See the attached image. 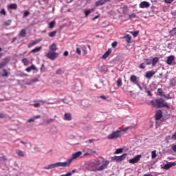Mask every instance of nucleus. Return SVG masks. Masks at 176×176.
I'll list each match as a JSON object with an SVG mask.
<instances>
[{
	"label": "nucleus",
	"mask_w": 176,
	"mask_h": 176,
	"mask_svg": "<svg viewBox=\"0 0 176 176\" xmlns=\"http://www.w3.org/2000/svg\"><path fill=\"white\" fill-rule=\"evenodd\" d=\"M102 163L103 164L98 167V166L101 164V161L98 160H95L94 162H90L88 164V168L91 171H102V170H105V168L108 167V164H109V160L102 161Z\"/></svg>",
	"instance_id": "obj_1"
},
{
	"label": "nucleus",
	"mask_w": 176,
	"mask_h": 176,
	"mask_svg": "<svg viewBox=\"0 0 176 176\" xmlns=\"http://www.w3.org/2000/svg\"><path fill=\"white\" fill-rule=\"evenodd\" d=\"M151 104L155 108H170L168 103L165 102L163 98L153 100L151 101Z\"/></svg>",
	"instance_id": "obj_2"
},
{
	"label": "nucleus",
	"mask_w": 176,
	"mask_h": 176,
	"mask_svg": "<svg viewBox=\"0 0 176 176\" xmlns=\"http://www.w3.org/2000/svg\"><path fill=\"white\" fill-rule=\"evenodd\" d=\"M129 128H126L122 130H117L116 131L112 132L111 134L107 136L108 140H118V138H120L122 137V131H126Z\"/></svg>",
	"instance_id": "obj_3"
},
{
	"label": "nucleus",
	"mask_w": 176,
	"mask_h": 176,
	"mask_svg": "<svg viewBox=\"0 0 176 176\" xmlns=\"http://www.w3.org/2000/svg\"><path fill=\"white\" fill-rule=\"evenodd\" d=\"M57 167H67V164L65 162H56L55 164H50L47 166L44 167L45 170H52V168H56Z\"/></svg>",
	"instance_id": "obj_4"
},
{
	"label": "nucleus",
	"mask_w": 176,
	"mask_h": 176,
	"mask_svg": "<svg viewBox=\"0 0 176 176\" xmlns=\"http://www.w3.org/2000/svg\"><path fill=\"white\" fill-rule=\"evenodd\" d=\"M82 155V151H77L72 154V157L68 159L65 162L66 163V166L68 167L71 163H72L73 160H75L76 159H78V157H80V156Z\"/></svg>",
	"instance_id": "obj_5"
},
{
	"label": "nucleus",
	"mask_w": 176,
	"mask_h": 176,
	"mask_svg": "<svg viewBox=\"0 0 176 176\" xmlns=\"http://www.w3.org/2000/svg\"><path fill=\"white\" fill-rule=\"evenodd\" d=\"M46 58H49V60H56L57 57H58V53L52 52H48L45 54Z\"/></svg>",
	"instance_id": "obj_6"
},
{
	"label": "nucleus",
	"mask_w": 176,
	"mask_h": 176,
	"mask_svg": "<svg viewBox=\"0 0 176 176\" xmlns=\"http://www.w3.org/2000/svg\"><path fill=\"white\" fill-rule=\"evenodd\" d=\"M127 157V153H124L120 156H113L111 157V160L113 162H122V160H124L126 157Z\"/></svg>",
	"instance_id": "obj_7"
},
{
	"label": "nucleus",
	"mask_w": 176,
	"mask_h": 176,
	"mask_svg": "<svg viewBox=\"0 0 176 176\" xmlns=\"http://www.w3.org/2000/svg\"><path fill=\"white\" fill-rule=\"evenodd\" d=\"M140 159L141 155H138L135 156L133 158L129 160V163H131V164H135V163H138V162H140Z\"/></svg>",
	"instance_id": "obj_8"
},
{
	"label": "nucleus",
	"mask_w": 176,
	"mask_h": 176,
	"mask_svg": "<svg viewBox=\"0 0 176 176\" xmlns=\"http://www.w3.org/2000/svg\"><path fill=\"white\" fill-rule=\"evenodd\" d=\"M140 8L141 9H148V8H149V6H151V3H149V2L148 1H142L140 5H139Z\"/></svg>",
	"instance_id": "obj_9"
},
{
	"label": "nucleus",
	"mask_w": 176,
	"mask_h": 176,
	"mask_svg": "<svg viewBox=\"0 0 176 176\" xmlns=\"http://www.w3.org/2000/svg\"><path fill=\"white\" fill-rule=\"evenodd\" d=\"M9 61H10V58H6L3 59L2 62L0 63V69L4 68V67H6Z\"/></svg>",
	"instance_id": "obj_10"
},
{
	"label": "nucleus",
	"mask_w": 176,
	"mask_h": 176,
	"mask_svg": "<svg viewBox=\"0 0 176 176\" xmlns=\"http://www.w3.org/2000/svg\"><path fill=\"white\" fill-rule=\"evenodd\" d=\"M155 74H156V72L153 70L148 71L146 73L145 78H146V79H151Z\"/></svg>",
	"instance_id": "obj_11"
},
{
	"label": "nucleus",
	"mask_w": 176,
	"mask_h": 176,
	"mask_svg": "<svg viewBox=\"0 0 176 176\" xmlns=\"http://www.w3.org/2000/svg\"><path fill=\"white\" fill-rule=\"evenodd\" d=\"M174 60H175V56L173 55H170L167 57L166 63L167 64H168V65H173V61H174Z\"/></svg>",
	"instance_id": "obj_12"
},
{
	"label": "nucleus",
	"mask_w": 176,
	"mask_h": 176,
	"mask_svg": "<svg viewBox=\"0 0 176 176\" xmlns=\"http://www.w3.org/2000/svg\"><path fill=\"white\" fill-rule=\"evenodd\" d=\"M161 118H163V113L162 110H158L155 113V120H160Z\"/></svg>",
	"instance_id": "obj_13"
},
{
	"label": "nucleus",
	"mask_w": 176,
	"mask_h": 176,
	"mask_svg": "<svg viewBox=\"0 0 176 176\" xmlns=\"http://www.w3.org/2000/svg\"><path fill=\"white\" fill-rule=\"evenodd\" d=\"M27 35V30H25V29H22L19 34H18V36H19V38H25Z\"/></svg>",
	"instance_id": "obj_14"
},
{
	"label": "nucleus",
	"mask_w": 176,
	"mask_h": 176,
	"mask_svg": "<svg viewBox=\"0 0 176 176\" xmlns=\"http://www.w3.org/2000/svg\"><path fill=\"white\" fill-rule=\"evenodd\" d=\"M41 39H37L34 41L33 42L30 43L28 44V47L30 49L31 47H32V46H35V45H38V43H39V42H41Z\"/></svg>",
	"instance_id": "obj_15"
},
{
	"label": "nucleus",
	"mask_w": 176,
	"mask_h": 176,
	"mask_svg": "<svg viewBox=\"0 0 176 176\" xmlns=\"http://www.w3.org/2000/svg\"><path fill=\"white\" fill-rule=\"evenodd\" d=\"M111 53H112V50L111 49H109L104 54L102 55V58H103V60H106L107 58L111 55Z\"/></svg>",
	"instance_id": "obj_16"
},
{
	"label": "nucleus",
	"mask_w": 176,
	"mask_h": 176,
	"mask_svg": "<svg viewBox=\"0 0 176 176\" xmlns=\"http://www.w3.org/2000/svg\"><path fill=\"white\" fill-rule=\"evenodd\" d=\"M65 120H72V115L70 113H66L64 116Z\"/></svg>",
	"instance_id": "obj_17"
},
{
	"label": "nucleus",
	"mask_w": 176,
	"mask_h": 176,
	"mask_svg": "<svg viewBox=\"0 0 176 176\" xmlns=\"http://www.w3.org/2000/svg\"><path fill=\"white\" fill-rule=\"evenodd\" d=\"M123 38L125 39L126 43H131V36L130 34H126Z\"/></svg>",
	"instance_id": "obj_18"
},
{
	"label": "nucleus",
	"mask_w": 176,
	"mask_h": 176,
	"mask_svg": "<svg viewBox=\"0 0 176 176\" xmlns=\"http://www.w3.org/2000/svg\"><path fill=\"white\" fill-rule=\"evenodd\" d=\"M50 50H51V52H56V50H58L57 48V45H56V43H52L50 46Z\"/></svg>",
	"instance_id": "obj_19"
},
{
	"label": "nucleus",
	"mask_w": 176,
	"mask_h": 176,
	"mask_svg": "<svg viewBox=\"0 0 176 176\" xmlns=\"http://www.w3.org/2000/svg\"><path fill=\"white\" fill-rule=\"evenodd\" d=\"M131 82L132 83H134V85H138V81L137 80V76H131L130 78Z\"/></svg>",
	"instance_id": "obj_20"
},
{
	"label": "nucleus",
	"mask_w": 176,
	"mask_h": 176,
	"mask_svg": "<svg viewBox=\"0 0 176 176\" xmlns=\"http://www.w3.org/2000/svg\"><path fill=\"white\" fill-rule=\"evenodd\" d=\"M94 10V8L92 9H87L85 10H84V14L85 17H88L89 14H90V13H91V12H93Z\"/></svg>",
	"instance_id": "obj_21"
},
{
	"label": "nucleus",
	"mask_w": 176,
	"mask_h": 176,
	"mask_svg": "<svg viewBox=\"0 0 176 176\" xmlns=\"http://www.w3.org/2000/svg\"><path fill=\"white\" fill-rule=\"evenodd\" d=\"M158 63H159V58L157 57H155L153 58V60H151V64L153 67H155V65H156V64Z\"/></svg>",
	"instance_id": "obj_22"
},
{
	"label": "nucleus",
	"mask_w": 176,
	"mask_h": 176,
	"mask_svg": "<svg viewBox=\"0 0 176 176\" xmlns=\"http://www.w3.org/2000/svg\"><path fill=\"white\" fill-rule=\"evenodd\" d=\"M34 69H36V67H35V65H32L30 67L26 68V71L27 72H31V71H34Z\"/></svg>",
	"instance_id": "obj_23"
},
{
	"label": "nucleus",
	"mask_w": 176,
	"mask_h": 176,
	"mask_svg": "<svg viewBox=\"0 0 176 176\" xmlns=\"http://www.w3.org/2000/svg\"><path fill=\"white\" fill-rule=\"evenodd\" d=\"M157 93L161 97H164V98H166V94H163V90L162 88H159L157 89Z\"/></svg>",
	"instance_id": "obj_24"
},
{
	"label": "nucleus",
	"mask_w": 176,
	"mask_h": 176,
	"mask_svg": "<svg viewBox=\"0 0 176 176\" xmlns=\"http://www.w3.org/2000/svg\"><path fill=\"white\" fill-rule=\"evenodd\" d=\"M176 85V79L175 78H172L170 80V87H174Z\"/></svg>",
	"instance_id": "obj_25"
},
{
	"label": "nucleus",
	"mask_w": 176,
	"mask_h": 176,
	"mask_svg": "<svg viewBox=\"0 0 176 176\" xmlns=\"http://www.w3.org/2000/svg\"><path fill=\"white\" fill-rule=\"evenodd\" d=\"M42 50V47H38L34 49H33L30 53H38V52H41Z\"/></svg>",
	"instance_id": "obj_26"
},
{
	"label": "nucleus",
	"mask_w": 176,
	"mask_h": 176,
	"mask_svg": "<svg viewBox=\"0 0 176 176\" xmlns=\"http://www.w3.org/2000/svg\"><path fill=\"white\" fill-rule=\"evenodd\" d=\"M16 155H18V156H20L21 157H24V152L23 151L16 150Z\"/></svg>",
	"instance_id": "obj_27"
},
{
	"label": "nucleus",
	"mask_w": 176,
	"mask_h": 176,
	"mask_svg": "<svg viewBox=\"0 0 176 176\" xmlns=\"http://www.w3.org/2000/svg\"><path fill=\"white\" fill-rule=\"evenodd\" d=\"M8 8L16 10L17 9V4L16 3L10 4L9 6H8Z\"/></svg>",
	"instance_id": "obj_28"
},
{
	"label": "nucleus",
	"mask_w": 176,
	"mask_h": 176,
	"mask_svg": "<svg viewBox=\"0 0 176 176\" xmlns=\"http://www.w3.org/2000/svg\"><path fill=\"white\" fill-rule=\"evenodd\" d=\"M169 34H170V36H174L175 35H176V28L170 30Z\"/></svg>",
	"instance_id": "obj_29"
},
{
	"label": "nucleus",
	"mask_w": 176,
	"mask_h": 176,
	"mask_svg": "<svg viewBox=\"0 0 176 176\" xmlns=\"http://www.w3.org/2000/svg\"><path fill=\"white\" fill-rule=\"evenodd\" d=\"M162 168H164V170H170V168H171V165L170 164V162L166 164L164 167H162Z\"/></svg>",
	"instance_id": "obj_30"
},
{
	"label": "nucleus",
	"mask_w": 176,
	"mask_h": 176,
	"mask_svg": "<svg viewBox=\"0 0 176 176\" xmlns=\"http://www.w3.org/2000/svg\"><path fill=\"white\" fill-rule=\"evenodd\" d=\"M105 3L104 0H99L96 3V6H100L101 5H104Z\"/></svg>",
	"instance_id": "obj_31"
},
{
	"label": "nucleus",
	"mask_w": 176,
	"mask_h": 176,
	"mask_svg": "<svg viewBox=\"0 0 176 176\" xmlns=\"http://www.w3.org/2000/svg\"><path fill=\"white\" fill-rule=\"evenodd\" d=\"M39 118H41V116H36L34 117V118H31L30 120H28V123H31L32 122H35V119H39Z\"/></svg>",
	"instance_id": "obj_32"
},
{
	"label": "nucleus",
	"mask_w": 176,
	"mask_h": 176,
	"mask_svg": "<svg viewBox=\"0 0 176 176\" xmlns=\"http://www.w3.org/2000/svg\"><path fill=\"white\" fill-rule=\"evenodd\" d=\"M123 85V82H122V78H119L117 80V86L118 87H122V85Z\"/></svg>",
	"instance_id": "obj_33"
},
{
	"label": "nucleus",
	"mask_w": 176,
	"mask_h": 176,
	"mask_svg": "<svg viewBox=\"0 0 176 176\" xmlns=\"http://www.w3.org/2000/svg\"><path fill=\"white\" fill-rule=\"evenodd\" d=\"M57 34V31H52L48 34L50 38H54V36H56V34Z\"/></svg>",
	"instance_id": "obj_34"
},
{
	"label": "nucleus",
	"mask_w": 176,
	"mask_h": 176,
	"mask_svg": "<svg viewBox=\"0 0 176 176\" xmlns=\"http://www.w3.org/2000/svg\"><path fill=\"white\" fill-rule=\"evenodd\" d=\"M3 74H1V76H3V78L5 76H9V72H8V70L4 69H3Z\"/></svg>",
	"instance_id": "obj_35"
},
{
	"label": "nucleus",
	"mask_w": 176,
	"mask_h": 176,
	"mask_svg": "<svg viewBox=\"0 0 176 176\" xmlns=\"http://www.w3.org/2000/svg\"><path fill=\"white\" fill-rule=\"evenodd\" d=\"M146 65H151V64H152V60L149 59V58H146L145 59L144 61Z\"/></svg>",
	"instance_id": "obj_36"
},
{
	"label": "nucleus",
	"mask_w": 176,
	"mask_h": 176,
	"mask_svg": "<svg viewBox=\"0 0 176 176\" xmlns=\"http://www.w3.org/2000/svg\"><path fill=\"white\" fill-rule=\"evenodd\" d=\"M10 24H12V20H10V19L4 22V25L6 27H9V25H10Z\"/></svg>",
	"instance_id": "obj_37"
},
{
	"label": "nucleus",
	"mask_w": 176,
	"mask_h": 176,
	"mask_svg": "<svg viewBox=\"0 0 176 176\" xmlns=\"http://www.w3.org/2000/svg\"><path fill=\"white\" fill-rule=\"evenodd\" d=\"M50 25V28H54V26L56 25V21H52V22L50 23L49 24Z\"/></svg>",
	"instance_id": "obj_38"
},
{
	"label": "nucleus",
	"mask_w": 176,
	"mask_h": 176,
	"mask_svg": "<svg viewBox=\"0 0 176 176\" xmlns=\"http://www.w3.org/2000/svg\"><path fill=\"white\" fill-rule=\"evenodd\" d=\"M22 63L24 64V65H28V63L30 62L28 61V59L27 58H25L22 59Z\"/></svg>",
	"instance_id": "obj_39"
},
{
	"label": "nucleus",
	"mask_w": 176,
	"mask_h": 176,
	"mask_svg": "<svg viewBox=\"0 0 176 176\" xmlns=\"http://www.w3.org/2000/svg\"><path fill=\"white\" fill-rule=\"evenodd\" d=\"M136 17H137V15L134 13L129 15V18L130 20H132V19H135Z\"/></svg>",
	"instance_id": "obj_40"
},
{
	"label": "nucleus",
	"mask_w": 176,
	"mask_h": 176,
	"mask_svg": "<svg viewBox=\"0 0 176 176\" xmlns=\"http://www.w3.org/2000/svg\"><path fill=\"white\" fill-rule=\"evenodd\" d=\"M156 156H157V155L156 154V151H153L151 152V157L152 159H155Z\"/></svg>",
	"instance_id": "obj_41"
},
{
	"label": "nucleus",
	"mask_w": 176,
	"mask_h": 176,
	"mask_svg": "<svg viewBox=\"0 0 176 176\" xmlns=\"http://www.w3.org/2000/svg\"><path fill=\"white\" fill-rule=\"evenodd\" d=\"M123 152V148H118L115 151L116 155H119V153H122Z\"/></svg>",
	"instance_id": "obj_42"
},
{
	"label": "nucleus",
	"mask_w": 176,
	"mask_h": 176,
	"mask_svg": "<svg viewBox=\"0 0 176 176\" xmlns=\"http://www.w3.org/2000/svg\"><path fill=\"white\" fill-rule=\"evenodd\" d=\"M54 118H49L46 120V123L47 124H49V123H52V122H54Z\"/></svg>",
	"instance_id": "obj_43"
},
{
	"label": "nucleus",
	"mask_w": 176,
	"mask_h": 176,
	"mask_svg": "<svg viewBox=\"0 0 176 176\" xmlns=\"http://www.w3.org/2000/svg\"><path fill=\"white\" fill-rule=\"evenodd\" d=\"M91 153V156H94V155H98L97 151H93V150H90V153Z\"/></svg>",
	"instance_id": "obj_44"
},
{
	"label": "nucleus",
	"mask_w": 176,
	"mask_h": 176,
	"mask_svg": "<svg viewBox=\"0 0 176 176\" xmlns=\"http://www.w3.org/2000/svg\"><path fill=\"white\" fill-rule=\"evenodd\" d=\"M146 64L145 63H142L140 65L139 68H140L141 69H145L146 67Z\"/></svg>",
	"instance_id": "obj_45"
},
{
	"label": "nucleus",
	"mask_w": 176,
	"mask_h": 176,
	"mask_svg": "<svg viewBox=\"0 0 176 176\" xmlns=\"http://www.w3.org/2000/svg\"><path fill=\"white\" fill-rule=\"evenodd\" d=\"M0 14L3 15V16H6V11L5 10V9H2L0 12Z\"/></svg>",
	"instance_id": "obj_46"
},
{
	"label": "nucleus",
	"mask_w": 176,
	"mask_h": 176,
	"mask_svg": "<svg viewBox=\"0 0 176 176\" xmlns=\"http://www.w3.org/2000/svg\"><path fill=\"white\" fill-rule=\"evenodd\" d=\"M131 34H132V35H133V36H138V34H140V32L138 31H135L134 32H131Z\"/></svg>",
	"instance_id": "obj_47"
},
{
	"label": "nucleus",
	"mask_w": 176,
	"mask_h": 176,
	"mask_svg": "<svg viewBox=\"0 0 176 176\" xmlns=\"http://www.w3.org/2000/svg\"><path fill=\"white\" fill-rule=\"evenodd\" d=\"M64 73V71H63V69H58L57 71H56V74L58 75H61V74Z\"/></svg>",
	"instance_id": "obj_48"
},
{
	"label": "nucleus",
	"mask_w": 176,
	"mask_h": 176,
	"mask_svg": "<svg viewBox=\"0 0 176 176\" xmlns=\"http://www.w3.org/2000/svg\"><path fill=\"white\" fill-rule=\"evenodd\" d=\"M112 47L115 48L116 46H118V41H114L111 44Z\"/></svg>",
	"instance_id": "obj_49"
},
{
	"label": "nucleus",
	"mask_w": 176,
	"mask_h": 176,
	"mask_svg": "<svg viewBox=\"0 0 176 176\" xmlns=\"http://www.w3.org/2000/svg\"><path fill=\"white\" fill-rule=\"evenodd\" d=\"M28 16H30L29 11H25L23 14V17H28Z\"/></svg>",
	"instance_id": "obj_50"
},
{
	"label": "nucleus",
	"mask_w": 176,
	"mask_h": 176,
	"mask_svg": "<svg viewBox=\"0 0 176 176\" xmlns=\"http://www.w3.org/2000/svg\"><path fill=\"white\" fill-rule=\"evenodd\" d=\"M5 118H6V116L3 113H0V119H5Z\"/></svg>",
	"instance_id": "obj_51"
},
{
	"label": "nucleus",
	"mask_w": 176,
	"mask_h": 176,
	"mask_svg": "<svg viewBox=\"0 0 176 176\" xmlns=\"http://www.w3.org/2000/svg\"><path fill=\"white\" fill-rule=\"evenodd\" d=\"M33 107H34V108H39V107H41V104L35 103L33 104Z\"/></svg>",
	"instance_id": "obj_52"
},
{
	"label": "nucleus",
	"mask_w": 176,
	"mask_h": 176,
	"mask_svg": "<svg viewBox=\"0 0 176 176\" xmlns=\"http://www.w3.org/2000/svg\"><path fill=\"white\" fill-rule=\"evenodd\" d=\"M171 149L174 151L176 152V144H173Z\"/></svg>",
	"instance_id": "obj_53"
},
{
	"label": "nucleus",
	"mask_w": 176,
	"mask_h": 176,
	"mask_svg": "<svg viewBox=\"0 0 176 176\" xmlns=\"http://www.w3.org/2000/svg\"><path fill=\"white\" fill-rule=\"evenodd\" d=\"M76 52L77 54H79V55H80L82 53V52L80 51V49H79V48H76Z\"/></svg>",
	"instance_id": "obj_54"
},
{
	"label": "nucleus",
	"mask_w": 176,
	"mask_h": 176,
	"mask_svg": "<svg viewBox=\"0 0 176 176\" xmlns=\"http://www.w3.org/2000/svg\"><path fill=\"white\" fill-rule=\"evenodd\" d=\"M169 164H170V167H174V166H176V161L174 162H169Z\"/></svg>",
	"instance_id": "obj_55"
},
{
	"label": "nucleus",
	"mask_w": 176,
	"mask_h": 176,
	"mask_svg": "<svg viewBox=\"0 0 176 176\" xmlns=\"http://www.w3.org/2000/svg\"><path fill=\"white\" fill-rule=\"evenodd\" d=\"M166 3H173L174 0H165Z\"/></svg>",
	"instance_id": "obj_56"
},
{
	"label": "nucleus",
	"mask_w": 176,
	"mask_h": 176,
	"mask_svg": "<svg viewBox=\"0 0 176 176\" xmlns=\"http://www.w3.org/2000/svg\"><path fill=\"white\" fill-rule=\"evenodd\" d=\"M68 54H69L68 51H65V52L63 53V56H64L65 57H68Z\"/></svg>",
	"instance_id": "obj_57"
},
{
	"label": "nucleus",
	"mask_w": 176,
	"mask_h": 176,
	"mask_svg": "<svg viewBox=\"0 0 176 176\" xmlns=\"http://www.w3.org/2000/svg\"><path fill=\"white\" fill-rule=\"evenodd\" d=\"M84 156H91V153H85L84 154Z\"/></svg>",
	"instance_id": "obj_58"
},
{
	"label": "nucleus",
	"mask_w": 176,
	"mask_h": 176,
	"mask_svg": "<svg viewBox=\"0 0 176 176\" xmlns=\"http://www.w3.org/2000/svg\"><path fill=\"white\" fill-rule=\"evenodd\" d=\"M147 94L148 96H150V97H152V93L151 92V91H147Z\"/></svg>",
	"instance_id": "obj_59"
},
{
	"label": "nucleus",
	"mask_w": 176,
	"mask_h": 176,
	"mask_svg": "<svg viewBox=\"0 0 176 176\" xmlns=\"http://www.w3.org/2000/svg\"><path fill=\"white\" fill-rule=\"evenodd\" d=\"M100 17V16L97 15L94 18H93V21H94V20H97V19H98Z\"/></svg>",
	"instance_id": "obj_60"
},
{
	"label": "nucleus",
	"mask_w": 176,
	"mask_h": 176,
	"mask_svg": "<svg viewBox=\"0 0 176 176\" xmlns=\"http://www.w3.org/2000/svg\"><path fill=\"white\" fill-rule=\"evenodd\" d=\"M100 98H102V100H107V97H105V96L104 95L101 96Z\"/></svg>",
	"instance_id": "obj_61"
},
{
	"label": "nucleus",
	"mask_w": 176,
	"mask_h": 176,
	"mask_svg": "<svg viewBox=\"0 0 176 176\" xmlns=\"http://www.w3.org/2000/svg\"><path fill=\"white\" fill-rule=\"evenodd\" d=\"M172 138H173V137L171 138V136H170V135L166 137V140H173Z\"/></svg>",
	"instance_id": "obj_62"
},
{
	"label": "nucleus",
	"mask_w": 176,
	"mask_h": 176,
	"mask_svg": "<svg viewBox=\"0 0 176 176\" xmlns=\"http://www.w3.org/2000/svg\"><path fill=\"white\" fill-rule=\"evenodd\" d=\"M67 3H71L72 2V0H66Z\"/></svg>",
	"instance_id": "obj_63"
},
{
	"label": "nucleus",
	"mask_w": 176,
	"mask_h": 176,
	"mask_svg": "<svg viewBox=\"0 0 176 176\" xmlns=\"http://www.w3.org/2000/svg\"><path fill=\"white\" fill-rule=\"evenodd\" d=\"M72 175V173H67L66 175H66V176H71Z\"/></svg>",
	"instance_id": "obj_64"
}]
</instances>
